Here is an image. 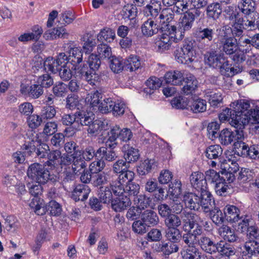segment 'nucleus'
<instances>
[{
  "mask_svg": "<svg viewBox=\"0 0 259 259\" xmlns=\"http://www.w3.org/2000/svg\"><path fill=\"white\" fill-rule=\"evenodd\" d=\"M220 41L223 51L226 54L230 55L235 63L240 64L245 60V54L250 51V46L244 45V42H248V38L242 36L237 42L234 37L224 35Z\"/></svg>",
  "mask_w": 259,
  "mask_h": 259,
  "instance_id": "nucleus-1",
  "label": "nucleus"
},
{
  "mask_svg": "<svg viewBox=\"0 0 259 259\" xmlns=\"http://www.w3.org/2000/svg\"><path fill=\"white\" fill-rule=\"evenodd\" d=\"M186 216L188 221H184L183 230L186 233L182 236L184 242L188 245L187 247H196L195 245L198 243V236L202 233L201 226L196 223L198 217L192 213H187Z\"/></svg>",
  "mask_w": 259,
  "mask_h": 259,
  "instance_id": "nucleus-2",
  "label": "nucleus"
},
{
  "mask_svg": "<svg viewBox=\"0 0 259 259\" xmlns=\"http://www.w3.org/2000/svg\"><path fill=\"white\" fill-rule=\"evenodd\" d=\"M27 174L29 178L39 184H44L49 181L55 182L57 179L56 176L51 174L43 165L38 163L31 164L27 169Z\"/></svg>",
  "mask_w": 259,
  "mask_h": 259,
  "instance_id": "nucleus-3",
  "label": "nucleus"
},
{
  "mask_svg": "<svg viewBox=\"0 0 259 259\" xmlns=\"http://www.w3.org/2000/svg\"><path fill=\"white\" fill-rule=\"evenodd\" d=\"M196 51L194 42L190 40L185 39L182 46L175 51V57L178 62L182 64H189L194 61Z\"/></svg>",
  "mask_w": 259,
  "mask_h": 259,
  "instance_id": "nucleus-4",
  "label": "nucleus"
},
{
  "mask_svg": "<svg viewBox=\"0 0 259 259\" xmlns=\"http://www.w3.org/2000/svg\"><path fill=\"white\" fill-rule=\"evenodd\" d=\"M176 26H169L167 30H164L161 34L157 36L155 45L158 52L168 50L172 42L177 41L178 39L176 37Z\"/></svg>",
  "mask_w": 259,
  "mask_h": 259,
  "instance_id": "nucleus-5",
  "label": "nucleus"
},
{
  "mask_svg": "<svg viewBox=\"0 0 259 259\" xmlns=\"http://www.w3.org/2000/svg\"><path fill=\"white\" fill-rule=\"evenodd\" d=\"M204 61L210 67L220 68L222 74H225L224 70L229 71L232 69L229 66L223 53L207 52L204 56Z\"/></svg>",
  "mask_w": 259,
  "mask_h": 259,
  "instance_id": "nucleus-6",
  "label": "nucleus"
},
{
  "mask_svg": "<svg viewBox=\"0 0 259 259\" xmlns=\"http://www.w3.org/2000/svg\"><path fill=\"white\" fill-rule=\"evenodd\" d=\"M259 254V239L249 240L243 246L241 256L243 259H252Z\"/></svg>",
  "mask_w": 259,
  "mask_h": 259,
  "instance_id": "nucleus-7",
  "label": "nucleus"
},
{
  "mask_svg": "<svg viewBox=\"0 0 259 259\" xmlns=\"http://www.w3.org/2000/svg\"><path fill=\"white\" fill-rule=\"evenodd\" d=\"M240 120H237V122L232 121V124L236 125L239 124L241 126L246 125L248 123L255 124L259 123V110L251 109L247 111V113H241L240 116H238Z\"/></svg>",
  "mask_w": 259,
  "mask_h": 259,
  "instance_id": "nucleus-8",
  "label": "nucleus"
},
{
  "mask_svg": "<svg viewBox=\"0 0 259 259\" xmlns=\"http://www.w3.org/2000/svg\"><path fill=\"white\" fill-rule=\"evenodd\" d=\"M174 13L170 9H164L162 10L155 19L161 29L167 30L169 26H172L169 23L173 20Z\"/></svg>",
  "mask_w": 259,
  "mask_h": 259,
  "instance_id": "nucleus-9",
  "label": "nucleus"
},
{
  "mask_svg": "<svg viewBox=\"0 0 259 259\" xmlns=\"http://www.w3.org/2000/svg\"><path fill=\"white\" fill-rule=\"evenodd\" d=\"M110 127L109 122L106 119H98L94 121L87 130L90 137L97 136L102 131H106Z\"/></svg>",
  "mask_w": 259,
  "mask_h": 259,
  "instance_id": "nucleus-10",
  "label": "nucleus"
},
{
  "mask_svg": "<svg viewBox=\"0 0 259 259\" xmlns=\"http://www.w3.org/2000/svg\"><path fill=\"white\" fill-rule=\"evenodd\" d=\"M225 20L229 21L230 24L236 22H243L242 15L240 7L228 6L224 11Z\"/></svg>",
  "mask_w": 259,
  "mask_h": 259,
  "instance_id": "nucleus-11",
  "label": "nucleus"
},
{
  "mask_svg": "<svg viewBox=\"0 0 259 259\" xmlns=\"http://www.w3.org/2000/svg\"><path fill=\"white\" fill-rule=\"evenodd\" d=\"M20 91L22 95L33 99L38 98L44 92L42 88L38 83L31 85L21 84Z\"/></svg>",
  "mask_w": 259,
  "mask_h": 259,
  "instance_id": "nucleus-12",
  "label": "nucleus"
},
{
  "mask_svg": "<svg viewBox=\"0 0 259 259\" xmlns=\"http://www.w3.org/2000/svg\"><path fill=\"white\" fill-rule=\"evenodd\" d=\"M214 34V30L210 28H200L196 33L199 42L203 43L207 46H208L213 41Z\"/></svg>",
  "mask_w": 259,
  "mask_h": 259,
  "instance_id": "nucleus-13",
  "label": "nucleus"
},
{
  "mask_svg": "<svg viewBox=\"0 0 259 259\" xmlns=\"http://www.w3.org/2000/svg\"><path fill=\"white\" fill-rule=\"evenodd\" d=\"M200 192V208L205 212L211 210L214 205V200L212 198L211 193L207 190V189L204 190Z\"/></svg>",
  "mask_w": 259,
  "mask_h": 259,
  "instance_id": "nucleus-14",
  "label": "nucleus"
},
{
  "mask_svg": "<svg viewBox=\"0 0 259 259\" xmlns=\"http://www.w3.org/2000/svg\"><path fill=\"white\" fill-rule=\"evenodd\" d=\"M160 29L157 23L152 18H148L141 26V32L145 37H151L158 33Z\"/></svg>",
  "mask_w": 259,
  "mask_h": 259,
  "instance_id": "nucleus-15",
  "label": "nucleus"
},
{
  "mask_svg": "<svg viewBox=\"0 0 259 259\" xmlns=\"http://www.w3.org/2000/svg\"><path fill=\"white\" fill-rule=\"evenodd\" d=\"M183 202L186 207L194 210H198L200 208V197L191 192L185 193L183 196Z\"/></svg>",
  "mask_w": 259,
  "mask_h": 259,
  "instance_id": "nucleus-16",
  "label": "nucleus"
},
{
  "mask_svg": "<svg viewBox=\"0 0 259 259\" xmlns=\"http://www.w3.org/2000/svg\"><path fill=\"white\" fill-rule=\"evenodd\" d=\"M190 182L193 187L198 192L207 189V183L204 175L200 172H194L190 176Z\"/></svg>",
  "mask_w": 259,
  "mask_h": 259,
  "instance_id": "nucleus-17",
  "label": "nucleus"
},
{
  "mask_svg": "<svg viewBox=\"0 0 259 259\" xmlns=\"http://www.w3.org/2000/svg\"><path fill=\"white\" fill-rule=\"evenodd\" d=\"M31 30V32L21 34L18 38V40L23 43L31 40H38L43 32L42 28L38 25H35Z\"/></svg>",
  "mask_w": 259,
  "mask_h": 259,
  "instance_id": "nucleus-18",
  "label": "nucleus"
},
{
  "mask_svg": "<svg viewBox=\"0 0 259 259\" xmlns=\"http://www.w3.org/2000/svg\"><path fill=\"white\" fill-rule=\"evenodd\" d=\"M224 213L228 222L236 223L241 219L240 210L235 205L227 204L223 209Z\"/></svg>",
  "mask_w": 259,
  "mask_h": 259,
  "instance_id": "nucleus-19",
  "label": "nucleus"
},
{
  "mask_svg": "<svg viewBox=\"0 0 259 259\" xmlns=\"http://www.w3.org/2000/svg\"><path fill=\"white\" fill-rule=\"evenodd\" d=\"M185 13L179 19V27L182 32L189 31L192 27L195 20V16L190 11H185Z\"/></svg>",
  "mask_w": 259,
  "mask_h": 259,
  "instance_id": "nucleus-20",
  "label": "nucleus"
},
{
  "mask_svg": "<svg viewBox=\"0 0 259 259\" xmlns=\"http://www.w3.org/2000/svg\"><path fill=\"white\" fill-rule=\"evenodd\" d=\"M161 10V2L160 1L151 0L149 5H147L143 10V14L149 18L156 19Z\"/></svg>",
  "mask_w": 259,
  "mask_h": 259,
  "instance_id": "nucleus-21",
  "label": "nucleus"
},
{
  "mask_svg": "<svg viewBox=\"0 0 259 259\" xmlns=\"http://www.w3.org/2000/svg\"><path fill=\"white\" fill-rule=\"evenodd\" d=\"M238 149V153L241 151V155L242 156H249L251 158L255 159L259 157V145H253L248 147L245 143H241Z\"/></svg>",
  "mask_w": 259,
  "mask_h": 259,
  "instance_id": "nucleus-22",
  "label": "nucleus"
},
{
  "mask_svg": "<svg viewBox=\"0 0 259 259\" xmlns=\"http://www.w3.org/2000/svg\"><path fill=\"white\" fill-rule=\"evenodd\" d=\"M111 207L116 212H121L131 204L130 199L126 196L117 197L111 201Z\"/></svg>",
  "mask_w": 259,
  "mask_h": 259,
  "instance_id": "nucleus-23",
  "label": "nucleus"
},
{
  "mask_svg": "<svg viewBox=\"0 0 259 259\" xmlns=\"http://www.w3.org/2000/svg\"><path fill=\"white\" fill-rule=\"evenodd\" d=\"M206 0H183L182 2H179L177 4L178 7H182L183 11H190L200 9L206 4Z\"/></svg>",
  "mask_w": 259,
  "mask_h": 259,
  "instance_id": "nucleus-24",
  "label": "nucleus"
},
{
  "mask_svg": "<svg viewBox=\"0 0 259 259\" xmlns=\"http://www.w3.org/2000/svg\"><path fill=\"white\" fill-rule=\"evenodd\" d=\"M68 59L70 65L72 66L71 69L77 70L76 68L77 65L82 61V52L81 50L77 47L71 48L69 51Z\"/></svg>",
  "mask_w": 259,
  "mask_h": 259,
  "instance_id": "nucleus-25",
  "label": "nucleus"
},
{
  "mask_svg": "<svg viewBox=\"0 0 259 259\" xmlns=\"http://www.w3.org/2000/svg\"><path fill=\"white\" fill-rule=\"evenodd\" d=\"M218 234L224 240L230 242H235L238 238L235 230L227 225H223L220 227Z\"/></svg>",
  "mask_w": 259,
  "mask_h": 259,
  "instance_id": "nucleus-26",
  "label": "nucleus"
},
{
  "mask_svg": "<svg viewBox=\"0 0 259 259\" xmlns=\"http://www.w3.org/2000/svg\"><path fill=\"white\" fill-rule=\"evenodd\" d=\"M217 252L221 255L229 257L235 254V249L232 245L221 240L216 244L215 253Z\"/></svg>",
  "mask_w": 259,
  "mask_h": 259,
  "instance_id": "nucleus-27",
  "label": "nucleus"
},
{
  "mask_svg": "<svg viewBox=\"0 0 259 259\" xmlns=\"http://www.w3.org/2000/svg\"><path fill=\"white\" fill-rule=\"evenodd\" d=\"M183 81L185 83L182 88V92L184 94H191L197 87L198 81L195 76L191 74H186Z\"/></svg>",
  "mask_w": 259,
  "mask_h": 259,
  "instance_id": "nucleus-28",
  "label": "nucleus"
},
{
  "mask_svg": "<svg viewBox=\"0 0 259 259\" xmlns=\"http://www.w3.org/2000/svg\"><path fill=\"white\" fill-rule=\"evenodd\" d=\"M90 191V188L87 185H78L74 189L72 197L76 201H84L88 198Z\"/></svg>",
  "mask_w": 259,
  "mask_h": 259,
  "instance_id": "nucleus-29",
  "label": "nucleus"
},
{
  "mask_svg": "<svg viewBox=\"0 0 259 259\" xmlns=\"http://www.w3.org/2000/svg\"><path fill=\"white\" fill-rule=\"evenodd\" d=\"M141 220L147 226H154L159 222V218L156 213L152 210L148 209L141 213Z\"/></svg>",
  "mask_w": 259,
  "mask_h": 259,
  "instance_id": "nucleus-30",
  "label": "nucleus"
},
{
  "mask_svg": "<svg viewBox=\"0 0 259 259\" xmlns=\"http://www.w3.org/2000/svg\"><path fill=\"white\" fill-rule=\"evenodd\" d=\"M222 12V6L219 3H212L209 4L206 7V15L209 18L216 20L219 18Z\"/></svg>",
  "mask_w": 259,
  "mask_h": 259,
  "instance_id": "nucleus-31",
  "label": "nucleus"
},
{
  "mask_svg": "<svg viewBox=\"0 0 259 259\" xmlns=\"http://www.w3.org/2000/svg\"><path fill=\"white\" fill-rule=\"evenodd\" d=\"M184 76L180 71H169L165 75V80L166 83H171L173 85H180L184 79Z\"/></svg>",
  "mask_w": 259,
  "mask_h": 259,
  "instance_id": "nucleus-32",
  "label": "nucleus"
},
{
  "mask_svg": "<svg viewBox=\"0 0 259 259\" xmlns=\"http://www.w3.org/2000/svg\"><path fill=\"white\" fill-rule=\"evenodd\" d=\"M188 106L189 108L194 113L203 112L206 109V102L201 99H192L189 100Z\"/></svg>",
  "mask_w": 259,
  "mask_h": 259,
  "instance_id": "nucleus-33",
  "label": "nucleus"
},
{
  "mask_svg": "<svg viewBox=\"0 0 259 259\" xmlns=\"http://www.w3.org/2000/svg\"><path fill=\"white\" fill-rule=\"evenodd\" d=\"M120 129V126L117 125L113 126L111 129L108 134V139L105 142L107 147L113 149L117 146V139L118 137V131Z\"/></svg>",
  "mask_w": 259,
  "mask_h": 259,
  "instance_id": "nucleus-34",
  "label": "nucleus"
},
{
  "mask_svg": "<svg viewBox=\"0 0 259 259\" xmlns=\"http://www.w3.org/2000/svg\"><path fill=\"white\" fill-rule=\"evenodd\" d=\"M74 155V159L71 165L73 174L71 175L70 179L73 178L74 175L80 172L85 167V162L82 158L80 153H76Z\"/></svg>",
  "mask_w": 259,
  "mask_h": 259,
  "instance_id": "nucleus-35",
  "label": "nucleus"
},
{
  "mask_svg": "<svg viewBox=\"0 0 259 259\" xmlns=\"http://www.w3.org/2000/svg\"><path fill=\"white\" fill-rule=\"evenodd\" d=\"M122 151L124 152V157L125 161L128 163L137 161L140 156L139 150L128 145H124L122 147Z\"/></svg>",
  "mask_w": 259,
  "mask_h": 259,
  "instance_id": "nucleus-36",
  "label": "nucleus"
},
{
  "mask_svg": "<svg viewBox=\"0 0 259 259\" xmlns=\"http://www.w3.org/2000/svg\"><path fill=\"white\" fill-rule=\"evenodd\" d=\"M123 64L125 69L131 72L136 71L141 65L139 57L134 55H131L127 57Z\"/></svg>",
  "mask_w": 259,
  "mask_h": 259,
  "instance_id": "nucleus-37",
  "label": "nucleus"
},
{
  "mask_svg": "<svg viewBox=\"0 0 259 259\" xmlns=\"http://www.w3.org/2000/svg\"><path fill=\"white\" fill-rule=\"evenodd\" d=\"M33 137L31 138V142H28L23 145V149L26 152L30 155L32 152H34L36 150V146H38L37 145L35 144V143H41V139L39 138V136H41V134L39 135L33 132L32 131L29 133Z\"/></svg>",
  "mask_w": 259,
  "mask_h": 259,
  "instance_id": "nucleus-38",
  "label": "nucleus"
},
{
  "mask_svg": "<svg viewBox=\"0 0 259 259\" xmlns=\"http://www.w3.org/2000/svg\"><path fill=\"white\" fill-rule=\"evenodd\" d=\"M199 245L202 250L206 252L212 254L215 253V247L216 244H214L211 239L205 236H202L198 240Z\"/></svg>",
  "mask_w": 259,
  "mask_h": 259,
  "instance_id": "nucleus-39",
  "label": "nucleus"
},
{
  "mask_svg": "<svg viewBox=\"0 0 259 259\" xmlns=\"http://www.w3.org/2000/svg\"><path fill=\"white\" fill-rule=\"evenodd\" d=\"M235 139V133L233 131L225 128L220 133L219 139L220 143L224 145L230 144Z\"/></svg>",
  "mask_w": 259,
  "mask_h": 259,
  "instance_id": "nucleus-40",
  "label": "nucleus"
},
{
  "mask_svg": "<svg viewBox=\"0 0 259 259\" xmlns=\"http://www.w3.org/2000/svg\"><path fill=\"white\" fill-rule=\"evenodd\" d=\"M113 178V175L111 170L103 171L96 176L94 184L97 186L104 185L111 181H112Z\"/></svg>",
  "mask_w": 259,
  "mask_h": 259,
  "instance_id": "nucleus-41",
  "label": "nucleus"
},
{
  "mask_svg": "<svg viewBox=\"0 0 259 259\" xmlns=\"http://www.w3.org/2000/svg\"><path fill=\"white\" fill-rule=\"evenodd\" d=\"M76 73L78 74V76L80 78L85 79L91 84H94L95 81L98 78V75L96 73L95 71L91 69L85 71L83 69H79L78 68L76 71ZM76 75L78 76V75Z\"/></svg>",
  "mask_w": 259,
  "mask_h": 259,
  "instance_id": "nucleus-42",
  "label": "nucleus"
},
{
  "mask_svg": "<svg viewBox=\"0 0 259 259\" xmlns=\"http://www.w3.org/2000/svg\"><path fill=\"white\" fill-rule=\"evenodd\" d=\"M235 111H233L229 108H226L224 110L219 116V119L221 122H225L227 120L229 121V123L232 125V121L236 122L235 120H240L238 118L240 114H235Z\"/></svg>",
  "mask_w": 259,
  "mask_h": 259,
  "instance_id": "nucleus-43",
  "label": "nucleus"
},
{
  "mask_svg": "<svg viewBox=\"0 0 259 259\" xmlns=\"http://www.w3.org/2000/svg\"><path fill=\"white\" fill-rule=\"evenodd\" d=\"M83 49L85 53H90L96 46V38L94 35L89 33L85 34L82 37Z\"/></svg>",
  "mask_w": 259,
  "mask_h": 259,
  "instance_id": "nucleus-44",
  "label": "nucleus"
},
{
  "mask_svg": "<svg viewBox=\"0 0 259 259\" xmlns=\"http://www.w3.org/2000/svg\"><path fill=\"white\" fill-rule=\"evenodd\" d=\"M205 153L208 159H217L222 155L223 149L219 145H211L206 149Z\"/></svg>",
  "mask_w": 259,
  "mask_h": 259,
  "instance_id": "nucleus-45",
  "label": "nucleus"
},
{
  "mask_svg": "<svg viewBox=\"0 0 259 259\" xmlns=\"http://www.w3.org/2000/svg\"><path fill=\"white\" fill-rule=\"evenodd\" d=\"M115 36V31L110 28L106 27L100 31L97 35V38L100 41L103 42L105 40L111 42L114 40Z\"/></svg>",
  "mask_w": 259,
  "mask_h": 259,
  "instance_id": "nucleus-46",
  "label": "nucleus"
},
{
  "mask_svg": "<svg viewBox=\"0 0 259 259\" xmlns=\"http://www.w3.org/2000/svg\"><path fill=\"white\" fill-rule=\"evenodd\" d=\"M156 166V162L154 159H146L138 168L140 175H145L150 172Z\"/></svg>",
  "mask_w": 259,
  "mask_h": 259,
  "instance_id": "nucleus-47",
  "label": "nucleus"
},
{
  "mask_svg": "<svg viewBox=\"0 0 259 259\" xmlns=\"http://www.w3.org/2000/svg\"><path fill=\"white\" fill-rule=\"evenodd\" d=\"M183 259H200L201 252L196 247H187L182 251Z\"/></svg>",
  "mask_w": 259,
  "mask_h": 259,
  "instance_id": "nucleus-48",
  "label": "nucleus"
},
{
  "mask_svg": "<svg viewBox=\"0 0 259 259\" xmlns=\"http://www.w3.org/2000/svg\"><path fill=\"white\" fill-rule=\"evenodd\" d=\"M42 202V200L38 197H34L29 203L30 207L37 215H42L45 213V208Z\"/></svg>",
  "mask_w": 259,
  "mask_h": 259,
  "instance_id": "nucleus-49",
  "label": "nucleus"
},
{
  "mask_svg": "<svg viewBox=\"0 0 259 259\" xmlns=\"http://www.w3.org/2000/svg\"><path fill=\"white\" fill-rule=\"evenodd\" d=\"M206 96L211 106H217L223 100L222 94L218 91L207 92L206 93Z\"/></svg>",
  "mask_w": 259,
  "mask_h": 259,
  "instance_id": "nucleus-50",
  "label": "nucleus"
},
{
  "mask_svg": "<svg viewBox=\"0 0 259 259\" xmlns=\"http://www.w3.org/2000/svg\"><path fill=\"white\" fill-rule=\"evenodd\" d=\"M102 96L100 92L96 91L89 94L86 98L85 102L87 104L90 106L94 107L97 106L102 99Z\"/></svg>",
  "mask_w": 259,
  "mask_h": 259,
  "instance_id": "nucleus-51",
  "label": "nucleus"
},
{
  "mask_svg": "<svg viewBox=\"0 0 259 259\" xmlns=\"http://www.w3.org/2000/svg\"><path fill=\"white\" fill-rule=\"evenodd\" d=\"M137 8L133 5H127L124 6L121 11V14L124 19L133 20L137 15Z\"/></svg>",
  "mask_w": 259,
  "mask_h": 259,
  "instance_id": "nucleus-52",
  "label": "nucleus"
},
{
  "mask_svg": "<svg viewBox=\"0 0 259 259\" xmlns=\"http://www.w3.org/2000/svg\"><path fill=\"white\" fill-rule=\"evenodd\" d=\"M232 106L234 108L235 114H240L241 113H247V109L250 107V104L247 101L240 100L232 103Z\"/></svg>",
  "mask_w": 259,
  "mask_h": 259,
  "instance_id": "nucleus-53",
  "label": "nucleus"
},
{
  "mask_svg": "<svg viewBox=\"0 0 259 259\" xmlns=\"http://www.w3.org/2000/svg\"><path fill=\"white\" fill-rule=\"evenodd\" d=\"M98 195L101 202L104 203H108L112 201V193L110 189L107 186L101 187Z\"/></svg>",
  "mask_w": 259,
  "mask_h": 259,
  "instance_id": "nucleus-54",
  "label": "nucleus"
},
{
  "mask_svg": "<svg viewBox=\"0 0 259 259\" xmlns=\"http://www.w3.org/2000/svg\"><path fill=\"white\" fill-rule=\"evenodd\" d=\"M75 19V17L72 11H65L59 15L58 22L66 26L72 23Z\"/></svg>",
  "mask_w": 259,
  "mask_h": 259,
  "instance_id": "nucleus-55",
  "label": "nucleus"
},
{
  "mask_svg": "<svg viewBox=\"0 0 259 259\" xmlns=\"http://www.w3.org/2000/svg\"><path fill=\"white\" fill-rule=\"evenodd\" d=\"M150 202L149 198L143 194L137 196L134 199V204L141 210L147 208Z\"/></svg>",
  "mask_w": 259,
  "mask_h": 259,
  "instance_id": "nucleus-56",
  "label": "nucleus"
},
{
  "mask_svg": "<svg viewBox=\"0 0 259 259\" xmlns=\"http://www.w3.org/2000/svg\"><path fill=\"white\" fill-rule=\"evenodd\" d=\"M110 185L114 195L118 197L124 196V184H123L121 181L117 180L115 181H112Z\"/></svg>",
  "mask_w": 259,
  "mask_h": 259,
  "instance_id": "nucleus-57",
  "label": "nucleus"
},
{
  "mask_svg": "<svg viewBox=\"0 0 259 259\" xmlns=\"http://www.w3.org/2000/svg\"><path fill=\"white\" fill-rule=\"evenodd\" d=\"M165 237L172 242H179L182 238L180 231L175 227L168 228L166 231Z\"/></svg>",
  "mask_w": 259,
  "mask_h": 259,
  "instance_id": "nucleus-58",
  "label": "nucleus"
},
{
  "mask_svg": "<svg viewBox=\"0 0 259 259\" xmlns=\"http://www.w3.org/2000/svg\"><path fill=\"white\" fill-rule=\"evenodd\" d=\"M255 4L252 0H243L242 5L240 7V12L247 16H250L253 13Z\"/></svg>",
  "mask_w": 259,
  "mask_h": 259,
  "instance_id": "nucleus-59",
  "label": "nucleus"
},
{
  "mask_svg": "<svg viewBox=\"0 0 259 259\" xmlns=\"http://www.w3.org/2000/svg\"><path fill=\"white\" fill-rule=\"evenodd\" d=\"M162 84L161 80L156 77L153 76L149 78L146 82V85L147 88L145 89V91L149 94H151V90H154L158 89Z\"/></svg>",
  "mask_w": 259,
  "mask_h": 259,
  "instance_id": "nucleus-60",
  "label": "nucleus"
},
{
  "mask_svg": "<svg viewBox=\"0 0 259 259\" xmlns=\"http://www.w3.org/2000/svg\"><path fill=\"white\" fill-rule=\"evenodd\" d=\"M44 66L46 71L53 73H56L60 69L58 63H57L56 60L52 57L47 58L44 63Z\"/></svg>",
  "mask_w": 259,
  "mask_h": 259,
  "instance_id": "nucleus-61",
  "label": "nucleus"
},
{
  "mask_svg": "<svg viewBox=\"0 0 259 259\" xmlns=\"http://www.w3.org/2000/svg\"><path fill=\"white\" fill-rule=\"evenodd\" d=\"M227 157L228 158V163L226 164L228 166H225V169H227L230 173L236 172L239 169L238 163L236 162V157L233 156L231 152L227 154Z\"/></svg>",
  "mask_w": 259,
  "mask_h": 259,
  "instance_id": "nucleus-62",
  "label": "nucleus"
},
{
  "mask_svg": "<svg viewBox=\"0 0 259 259\" xmlns=\"http://www.w3.org/2000/svg\"><path fill=\"white\" fill-rule=\"evenodd\" d=\"M168 193L170 198H178L181 194V183L179 181H175L169 185Z\"/></svg>",
  "mask_w": 259,
  "mask_h": 259,
  "instance_id": "nucleus-63",
  "label": "nucleus"
},
{
  "mask_svg": "<svg viewBox=\"0 0 259 259\" xmlns=\"http://www.w3.org/2000/svg\"><path fill=\"white\" fill-rule=\"evenodd\" d=\"M254 177L253 171L249 169L242 168L239 172L238 179L242 183L249 182Z\"/></svg>",
  "mask_w": 259,
  "mask_h": 259,
  "instance_id": "nucleus-64",
  "label": "nucleus"
}]
</instances>
